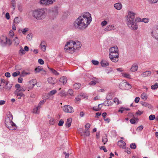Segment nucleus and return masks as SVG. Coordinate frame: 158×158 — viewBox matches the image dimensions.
I'll list each match as a JSON object with an SVG mask.
<instances>
[{
	"instance_id": "1",
	"label": "nucleus",
	"mask_w": 158,
	"mask_h": 158,
	"mask_svg": "<svg viewBox=\"0 0 158 158\" xmlns=\"http://www.w3.org/2000/svg\"><path fill=\"white\" fill-rule=\"evenodd\" d=\"M92 20L91 14L88 12H85L76 20L73 26L76 29L84 30L88 27Z\"/></svg>"
},
{
	"instance_id": "2",
	"label": "nucleus",
	"mask_w": 158,
	"mask_h": 158,
	"mask_svg": "<svg viewBox=\"0 0 158 158\" xmlns=\"http://www.w3.org/2000/svg\"><path fill=\"white\" fill-rule=\"evenodd\" d=\"M135 14L132 11H129L127 16V24L128 27L132 30H136L138 28L135 19Z\"/></svg>"
},
{
	"instance_id": "3",
	"label": "nucleus",
	"mask_w": 158,
	"mask_h": 158,
	"mask_svg": "<svg viewBox=\"0 0 158 158\" xmlns=\"http://www.w3.org/2000/svg\"><path fill=\"white\" fill-rule=\"evenodd\" d=\"M13 118L12 115L9 112L6 117L5 123L6 126L9 129L11 130H15L17 127L16 124L13 123L12 120Z\"/></svg>"
},
{
	"instance_id": "4",
	"label": "nucleus",
	"mask_w": 158,
	"mask_h": 158,
	"mask_svg": "<svg viewBox=\"0 0 158 158\" xmlns=\"http://www.w3.org/2000/svg\"><path fill=\"white\" fill-rule=\"evenodd\" d=\"M47 15L46 10L44 9H39L32 11V15L38 20L44 19Z\"/></svg>"
},
{
	"instance_id": "5",
	"label": "nucleus",
	"mask_w": 158,
	"mask_h": 158,
	"mask_svg": "<svg viewBox=\"0 0 158 158\" xmlns=\"http://www.w3.org/2000/svg\"><path fill=\"white\" fill-rule=\"evenodd\" d=\"M73 43H74L73 40L69 41L66 43L64 48V50L65 52L72 54L74 52Z\"/></svg>"
},
{
	"instance_id": "6",
	"label": "nucleus",
	"mask_w": 158,
	"mask_h": 158,
	"mask_svg": "<svg viewBox=\"0 0 158 158\" xmlns=\"http://www.w3.org/2000/svg\"><path fill=\"white\" fill-rule=\"evenodd\" d=\"M56 0H40V4L43 6H49L52 5Z\"/></svg>"
},
{
	"instance_id": "7",
	"label": "nucleus",
	"mask_w": 158,
	"mask_h": 158,
	"mask_svg": "<svg viewBox=\"0 0 158 158\" xmlns=\"http://www.w3.org/2000/svg\"><path fill=\"white\" fill-rule=\"evenodd\" d=\"M119 86L120 89H128L131 87V85L127 82L121 83L119 84Z\"/></svg>"
},
{
	"instance_id": "8",
	"label": "nucleus",
	"mask_w": 158,
	"mask_h": 158,
	"mask_svg": "<svg viewBox=\"0 0 158 158\" xmlns=\"http://www.w3.org/2000/svg\"><path fill=\"white\" fill-rule=\"evenodd\" d=\"M50 15L51 18L54 19L58 14V9L57 7H55L52 8V12H50Z\"/></svg>"
},
{
	"instance_id": "9",
	"label": "nucleus",
	"mask_w": 158,
	"mask_h": 158,
	"mask_svg": "<svg viewBox=\"0 0 158 158\" xmlns=\"http://www.w3.org/2000/svg\"><path fill=\"white\" fill-rule=\"evenodd\" d=\"M151 34L154 38L158 40V24L154 28Z\"/></svg>"
},
{
	"instance_id": "10",
	"label": "nucleus",
	"mask_w": 158,
	"mask_h": 158,
	"mask_svg": "<svg viewBox=\"0 0 158 158\" xmlns=\"http://www.w3.org/2000/svg\"><path fill=\"white\" fill-rule=\"evenodd\" d=\"M112 56H109L110 60L113 62H117L118 60L119 54L118 52H115L113 55L111 54Z\"/></svg>"
},
{
	"instance_id": "11",
	"label": "nucleus",
	"mask_w": 158,
	"mask_h": 158,
	"mask_svg": "<svg viewBox=\"0 0 158 158\" xmlns=\"http://www.w3.org/2000/svg\"><path fill=\"white\" fill-rule=\"evenodd\" d=\"M63 110L64 111L67 113H72L74 111L73 107L69 105H65L63 108Z\"/></svg>"
},
{
	"instance_id": "12",
	"label": "nucleus",
	"mask_w": 158,
	"mask_h": 158,
	"mask_svg": "<svg viewBox=\"0 0 158 158\" xmlns=\"http://www.w3.org/2000/svg\"><path fill=\"white\" fill-rule=\"evenodd\" d=\"M44 100L40 101L39 103L37 106L33 109V112L35 114H39L40 112V109L41 107V106L44 103Z\"/></svg>"
},
{
	"instance_id": "13",
	"label": "nucleus",
	"mask_w": 158,
	"mask_h": 158,
	"mask_svg": "<svg viewBox=\"0 0 158 158\" xmlns=\"http://www.w3.org/2000/svg\"><path fill=\"white\" fill-rule=\"evenodd\" d=\"M110 53L109 56H112L113 54H114L115 52H118V48L117 46L112 47L109 49ZM112 56H113L112 55Z\"/></svg>"
},
{
	"instance_id": "14",
	"label": "nucleus",
	"mask_w": 158,
	"mask_h": 158,
	"mask_svg": "<svg viewBox=\"0 0 158 158\" xmlns=\"http://www.w3.org/2000/svg\"><path fill=\"white\" fill-rule=\"evenodd\" d=\"M73 43V48H74V50L79 49L81 46V44L80 42L77 41H74Z\"/></svg>"
},
{
	"instance_id": "15",
	"label": "nucleus",
	"mask_w": 158,
	"mask_h": 158,
	"mask_svg": "<svg viewBox=\"0 0 158 158\" xmlns=\"http://www.w3.org/2000/svg\"><path fill=\"white\" fill-rule=\"evenodd\" d=\"M118 145L121 148L124 149L126 148V143L123 140H119L118 142Z\"/></svg>"
},
{
	"instance_id": "16",
	"label": "nucleus",
	"mask_w": 158,
	"mask_h": 158,
	"mask_svg": "<svg viewBox=\"0 0 158 158\" xmlns=\"http://www.w3.org/2000/svg\"><path fill=\"white\" fill-rule=\"evenodd\" d=\"M151 72L150 71H147L143 72L141 74V76L143 77H148L151 75Z\"/></svg>"
},
{
	"instance_id": "17",
	"label": "nucleus",
	"mask_w": 158,
	"mask_h": 158,
	"mask_svg": "<svg viewBox=\"0 0 158 158\" xmlns=\"http://www.w3.org/2000/svg\"><path fill=\"white\" fill-rule=\"evenodd\" d=\"M122 5L121 3L118 2L114 4V7L117 10H120L122 8Z\"/></svg>"
},
{
	"instance_id": "18",
	"label": "nucleus",
	"mask_w": 158,
	"mask_h": 158,
	"mask_svg": "<svg viewBox=\"0 0 158 158\" xmlns=\"http://www.w3.org/2000/svg\"><path fill=\"white\" fill-rule=\"evenodd\" d=\"M115 29V27L114 26L109 25L107 26L106 28L105 29V31H109L111 30H114Z\"/></svg>"
},
{
	"instance_id": "19",
	"label": "nucleus",
	"mask_w": 158,
	"mask_h": 158,
	"mask_svg": "<svg viewBox=\"0 0 158 158\" xmlns=\"http://www.w3.org/2000/svg\"><path fill=\"white\" fill-rule=\"evenodd\" d=\"M93 79V81H91L89 83V85H95L98 82V79L96 77H94Z\"/></svg>"
},
{
	"instance_id": "20",
	"label": "nucleus",
	"mask_w": 158,
	"mask_h": 158,
	"mask_svg": "<svg viewBox=\"0 0 158 158\" xmlns=\"http://www.w3.org/2000/svg\"><path fill=\"white\" fill-rule=\"evenodd\" d=\"M72 121V119L71 118H69L67 119L65 124L66 127L69 128L71 126Z\"/></svg>"
},
{
	"instance_id": "21",
	"label": "nucleus",
	"mask_w": 158,
	"mask_h": 158,
	"mask_svg": "<svg viewBox=\"0 0 158 158\" xmlns=\"http://www.w3.org/2000/svg\"><path fill=\"white\" fill-rule=\"evenodd\" d=\"M138 66L137 65H136L135 64H134L132 65L130 70L132 72H135L138 70Z\"/></svg>"
},
{
	"instance_id": "22",
	"label": "nucleus",
	"mask_w": 158,
	"mask_h": 158,
	"mask_svg": "<svg viewBox=\"0 0 158 158\" xmlns=\"http://www.w3.org/2000/svg\"><path fill=\"white\" fill-rule=\"evenodd\" d=\"M67 81V78L64 76L60 77L59 80V81L63 83L64 85L66 83Z\"/></svg>"
},
{
	"instance_id": "23",
	"label": "nucleus",
	"mask_w": 158,
	"mask_h": 158,
	"mask_svg": "<svg viewBox=\"0 0 158 158\" xmlns=\"http://www.w3.org/2000/svg\"><path fill=\"white\" fill-rule=\"evenodd\" d=\"M40 46L42 50L44 52L46 50V43L44 41H42L41 42Z\"/></svg>"
},
{
	"instance_id": "24",
	"label": "nucleus",
	"mask_w": 158,
	"mask_h": 158,
	"mask_svg": "<svg viewBox=\"0 0 158 158\" xmlns=\"http://www.w3.org/2000/svg\"><path fill=\"white\" fill-rule=\"evenodd\" d=\"M102 66L103 67H106L109 65V63L108 61L105 60H103L101 62Z\"/></svg>"
},
{
	"instance_id": "25",
	"label": "nucleus",
	"mask_w": 158,
	"mask_h": 158,
	"mask_svg": "<svg viewBox=\"0 0 158 158\" xmlns=\"http://www.w3.org/2000/svg\"><path fill=\"white\" fill-rule=\"evenodd\" d=\"M14 94L16 96H25V95L23 93V92L20 90L15 91Z\"/></svg>"
},
{
	"instance_id": "26",
	"label": "nucleus",
	"mask_w": 158,
	"mask_h": 158,
	"mask_svg": "<svg viewBox=\"0 0 158 158\" xmlns=\"http://www.w3.org/2000/svg\"><path fill=\"white\" fill-rule=\"evenodd\" d=\"M141 104L143 106L147 107L149 108H152V106L146 102H142L141 103Z\"/></svg>"
},
{
	"instance_id": "27",
	"label": "nucleus",
	"mask_w": 158,
	"mask_h": 158,
	"mask_svg": "<svg viewBox=\"0 0 158 158\" xmlns=\"http://www.w3.org/2000/svg\"><path fill=\"white\" fill-rule=\"evenodd\" d=\"M121 74L123 77H124L125 78H128V79L131 78V76L129 73H121Z\"/></svg>"
},
{
	"instance_id": "28",
	"label": "nucleus",
	"mask_w": 158,
	"mask_h": 158,
	"mask_svg": "<svg viewBox=\"0 0 158 158\" xmlns=\"http://www.w3.org/2000/svg\"><path fill=\"white\" fill-rule=\"evenodd\" d=\"M81 87V84L77 83L74 84L73 85V87L74 89L77 90L79 89Z\"/></svg>"
},
{
	"instance_id": "29",
	"label": "nucleus",
	"mask_w": 158,
	"mask_h": 158,
	"mask_svg": "<svg viewBox=\"0 0 158 158\" xmlns=\"http://www.w3.org/2000/svg\"><path fill=\"white\" fill-rule=\"evenodd\" d=\"M6 42L4 43V44L6 45H8L10 46L12 44V42L9 39H8L7 37L5 38Z\"/></svg>"
},
{
	"instance_id": "30",
	"label": "nucleus",
	"mask_w": 158,
	"mask_h": 158,
	"mask_svg": "<svg viewBox=\"0 0 158 158\" xmlns=\"http://www.w3.org/2000/svg\"><path fill=\"white\" fill-rule=\"evenodd\" d=\"M90 135L89 130L88 129H85L84 134L81 135L83 136L84 135H86V136H89Z\"/></svg>"
},
{
	"instance_id": "31",
	"label": "nucleus",
	"mask_w": 158,
	"mask_h": 158,
	"mask_svg": "<svg viewBox=\"0 0 158 158\" xmlns=\"http://www.w3.org/2000/svg\"><path fill=\"white\" fill-rule=\"evenodd\" d=\"M14 45L16 46L18 45L19 43V40L18 38L16 37L13 40Z\"/></svg>"
},
{
	"instance_id": "32",
	"label": "nucleus",
	"mask_w": 158,
	"mask_h": 158,
	"mask_svg": "<svg viewBox=\"0 0 158 158\" xmlns=\"http://www.w3.org/2000/svg\"><path fill=\"white\" fill-rule=\"evenodd\" d=\"M43 68L42 66H39L37 67L35 69V71L36 73H39L41 71H42L43 70Z\"/></svg>"
},
{
	"instance_id": "33",
	"label": "nucleus",
	"mask_w": 158,
	"mask_h": 158,
	"mask_svg": "<svg viewBox=\"0 0 158 158\" xmlns=\"http://www.w3.org/2000/svg\"><path fill=\"white\" fill-rule=\"evenodd\" d=\"M29 82L31 85H32V87H33L36 84V81L35 79H33L30 80Z\"/></svg>"
},
{
	"instance_id": "34",
	"label": "nucleus",
	"mask_w": 158,
	"mask_h": 158,
	"mask_svg": "<svg viewBox=\"0 0 158 158\" xmlns=\"http://www.w3.org/2000/svg\"><path fill=\"white\" fill-rule=\"evenodd\" d=\"M11 4L13 7V10H15L16 6V2L15 0H12L11 1Z\"/></svg>"
},
{
	"instance_id": "35",
	"label": "nucleus",
	"mask_w": 158,
	"mask_h": 158,
	"mask_svg": "<svg viewBox=\"0 0 158 158\" xmlns=\"http://www.w3.org/2000/svg\"><path fill=\"white\" fill-rule=\"evenodd\" d=\"M141 97L142 99L144 100H146L148 98L146 94L144 93L141 94Z\"/></svg>"
},
{
	"instance_id": "36",
	"label": "nucleus",
	"mask_w": 158,
	"mask_h": 158,
	"mask_svg": "<svg viewBox=\"0 0 158 158\" xmlns=\"http://www.w3.org/2000/svg\"><path fill=\"white\" fill-rule=\"evenodd\" d=\"M67 94V93H65L64 90H62L59 94V95L61 97L66 96Z\"/></svg>"
},
{
	"instance_id": "37",
	"label": "nucleus",
	"mask_w": 158,
	"mask_h": 158,
	"mask_svg": "<svg viewBox=\"0 0 158 158\" xmlns=\"http://www.w3.org/2000/svg\"><path fill=\"white\" fill-rule=\"evenodd\" d=\"M48 83L50 84H54L53 80L52 77H49V78H48Z\"/></svg>"
},
{
	"instance_id": "38",
	"label": "nucleus",
	"mask_w": 158,
	"mask_h": 158,
	"mask_svg": "<svg viewBox=\"0 0 158 158\" xmlns=\"http://www.w3.org/2000/svg\"><path fill=\"white\" fill-rule=\"evenodd\" d=\"M48 68L50 69L51 71L55 75H59V73L57 72L56 70L54 69H53L52 68Z\"/></svg>"
},
{
	"instance_id": "39",
	"label": "nucleus",
	"mask_w": 158,
	"mask_h": 158,
	"mask_svg": "<svg viewBox=\"0 0 158 158\" xmlns=\"http://www.w3.org/2000/svg\"><path fill=\"white\" fill-rule=\"evenodd\" d=\"M158 88V83H156L154 85H152L151 86V89H156Z\"/></svg>"
},
{
	"instance_id": "40",
	"label": "nucleus",
	"mask_w": 158,
	"mask_h": 158,
	"mask_svg": "<svg viewBox=\"0 0 158 158\" xmlns=\"http://www.w3.org/2000/svg\"><path fill=\"white\" fill-rule=\"evenodd\" d=\"M56 93V90L55 89H54L48 93V95L50 96H52L55 94Z\"/></svg>"
},
{
	"instance_id": "41",
	"label": "nucleus",
	"mask_w": 158,
	"mask_h": 158,
	"mask_svg": "<svg viewBox=\"0 0 158 158\" xmlns=\"http://www.w3.org/2000/svg\"><path fill=\"white\" fill-rule=\"evenodd\" d=\"M20 21V19L18 17H15L14 20V22L15 23H18Z\"/></svg>"
},
{
	"instance_id": "42",
	"label": "nucleus",
	"mask_w": 158,
	"mask_h": 158,
	"mask_svg": "<svg viewBox=\"0 0 158 158\" xmlns=\"http://www.w3.org/2000/svg\"><path fill=\"white\" fill-rule=\"evenodd\" d=\"M25 51L24 49L22 48H21L19 52V53L20 55H23V54H25Z\"/></svg>"
},
{
	"instance_id": "43",
	"label": "nucleus",
	"mask_w": 158,
	"mask_h": 158,
	"mask_svg": "<svg viewBox=\"0 0 158 158\" xmlns=\"http://www.w3.org/2000/svg\"><path fill=\"white\" fill-rule=\"evenodd\" d=\"M28 31V28H24L23 30H19V32H20L21 31H22L23 34H25Z\"/></svg>"
},
{
	"instance_id": "44",
	"label": "nucleus",
	"mask_w": 158,
	"mask_h": 158,
	"mask_svg": "<svg viewBox=\"0 0 158 158\" xmlns=\"http://www.w3.org/2000/svg\"><path fill=\"white\" fill-rule=\"evenodd\" d=\"M149 19L148 18H144L142 19L141 20V22H143L144 23H148L149 21Z\"/></svg>"
},
{
	"instance_id": "45",
	"label": "nucleus",
	"mask_w": 158,
	"mask_h": 158,
	"mask_svg": "<svg viewBox=\"0 0 158 158\" xmlns=\"http://www.w3.org/2000/svg\"><path fill=\"white\" fill-rule=\"evenodd\" d=\"M30 74L29 72H27L25 71H23L21 73L22 76L24 77L27 75H29Z\"/></svg>"
},
{
	"instance_id": "46",
	"label": "nucleus",
	"mask_w": 158,
	"mask_h": 158,
	"mask_svg": "<svg viewBox=\"0 0 158 158\" xmlns=\"http://www.w3.org/2000/svg\"><path fill=\"white\" fill-rule=\"evenodd\" d=\"M14 35V33L13 31L12 30L10 31L9 33V37L10 38H12Z\"/></svg>"
},
{
	"instance_id": "47",
	"label": "nucleus",
	"mask_w": 158,
	"mask_h": 158,
	"mask_svg": "<svg viewBox=\"0 0 158 158\" xmlns=\"http://www.w3.org/2000/svg\"><path fill=\"white\" fill-rule=\"evenodd\" d=\"M20 74V72L19 71L16 72H14L12 73V76L14 77H16Z\"/></svg>"
},
{
	"instance_id": "48",
	"label": "nucleus",
	"mask_w": 158,
	"mask_h": 158,
	"mask_svg": "<svg viewBox=\"0 0 158 158\" xmlns=\"http://www.w3.org/2000/svg\"><path fill=\"white\" fill-rule=\"evenodd\" d=\"M64 123V121L62 119H61L60 120L59 122L58 123V125L59 126H62Z\"/></svg>"
},
{
	"instance_id": "49",
	"label": "nucleus",
	"mask_w": 158,
	"mask_h": 158,
	"mask_svg": "<svg viewBox=\"0 0 158 158\" xmlns=\"http://www.w3.org/2000/svg\"><path fill=\"white\" fill-rule=\"evenodd\" d=\"M136 146L135 143H132L130 145V147L133 149H135L136 148Z\"/></svg>"
},
{
	"instance_id": "50",
	"label": "nucleus",
	"mask_w": 158,
	"mask_h": 158,
	"mask_svg": "<svg viewBox=\"0 0 158 158\" xmlns=\"http://www.w3.org/2000/svg\"><path fill=\"white\" fill-rule=\"evenodd\" d=\"M155 118V116L154 115L151 114L149 117V119L150 120H153Z\"/></svg>"
},
{
	"instance_id": "51",
	"label": "nucleus",
	"mask_w": 158,
	"mask_h": 158,
	"mask_svg": "<svg viewBox=\"0 0 158 158\" xmlns=\"http://www.w3.org/2000/svg\"><path fill=\"white\" fill-rule=\"evenodd\" d=\"M20 85L19 84H17L15 85V87L16 88V89L15 91H17L20 90V89L21 88Z\"/></svg>"
},
{
	"instance_id": "52",
	"label": "nucleus",
	"mask_w": 158,
	"mask_h": 158,
	"mask_svg": "<svg viewBox=\"0 0 158 158\" xmlns=\"http://www.w3.org/2000/svg\"><path fill=\"white\" fill-rule=\"evenodd\" d=\"M68 94L70 96H72L73 95V91L71 89H69L68 91Z\"/></svg>"
},
{
	"instance_id": "53",
	"label": "nucleus",
	"mask_w": 158,
	"mask_h": 158,
	"mask_svg": "<svg viewBox=\"0 0 158 158\" xmlns=\"http://www.w3.org/2000/svg\"><path fill=\"white\" fill-rule=\"evenodd\" d=\"M92 63L93 64L95 65H97L99 64L98 61L94 60H92Z\"/></svg>"
},
{
	"instance_id": "54",
	"label": "nucleus",
	"mask_w": 158,
	"mask_h": 158,
	"mask_svg": "<svg viewBox=\"0 0 158 158\" xmlns=\"http://www.w3.org/2000/svg\"><path fill=\"white\" fill-rule=\"evenodd\" d=\"M113 101L117 105H118L119 103V100L117 98H115L114 99Z\"/></svg>"
},
{
	"instance_id": "55",
	"label": "nucleus",
	"mask_w": 158,
	"mask_h": 158,
	"mask_svg": "<svg viewBox=\"0 0 158 158\" xmlns=\"http://www.w3.org/2000/svg\"><path fill=\"white\" fill-rule=\"evenodd\" d=\"M107 21L104 20L101 22V25L103 27L106 26L107 24Z\"/></svg>"
},
{
	"instance_id": "56",
	"label": "nucleus",
	"mask_w": 158,
	"mask_h": 158,
	"mask_svg": "<svg viewBox=\"0 0 158 158\" xmlns=\"http://www.w3.org/2000/svg\"><path fill=\"white\" fill-rule=\"evenodd\" d=\"M102 142L104 143V144H105L107 142L108 139L105 137H103L102 139Z\"/></svg>"
},
{
	"instance_id": "57",
	"label": "nucleus",
	"mask_w": 158,
	"mask_h": 158,
	"mask_svg": "<svg viewBox=\"0 0 158 158\" xmlns=\"http://www.w3.org/2000/svg\"><path fill=\"white\" fill-rule=\"evenodd\" d=\"M49 123L50 124L53 125L55 123L54 119L52 118L49 121Z\"/></svg>"
},
{
	"instance_id": "58",
	"label": "nucleus",
	"mask_w": 158,
	"mask_h": 158,
	"mask_svg": "<svg viewBox=\"0 0 158 158\" xmlns=\"http://www.w3.org/2000/svg\"><path fill=\"white\" fill-rule=\"evenodd\" d=\"M100 149L101 150H103L105 152H107V150L106 149L105 147L104 146H102L100 148Z\"/></svg>"
},
{
	"instance_id": "59",
	"label": "nucleus",
	"mask_w": 158,
	"mask_h": 158,
	"mask_svg": "<svg viewBox=\"0 0 158 158\" xmlns=\"http://www.w3.org/2000/svg\"><path fill=\"white\" fill-rule=\"evenodd\" d=\"M125 110V108L123 107H121L118 110V112L122 113L123 111Z\"/></svg>"
},
{
	"instance_id": "60",
	"label": "nucleus",
	"mask_w": 158,
	"mask_h": 158,
	"mask_svg": "<svg viewBox=\"0 0 158 158\" xmlns=\"http://www.w3.org/2000/svg\"><path fill=\"white\" fill-rule=\"evenodd\" d=\"M148 1L152 3H155L158 2V0H148Z\"/></svg>"
},
{
	"instance_id": "61",
	"label": "nucleus",
	"mask_w": 158,
	"mask_h": 158,
	"mask_svg": "<svg viewBox=\"0 0 158 158\" xmlns=\"http://www.w3.org/2000/svg\"><path fill=\"white\" fill-rule=\"evenodd\" d=\"M38 63L41 64H43L44 63V60L41 59H39L38 60Z\"/></svg>"
},
{
	"instance_id": "62",
	"label": "nucleus",
	"mask_w": 158,
	"mask_h": 158,
	"mask_svg": "<svg viewBox=\"0 0 158 158\" xmlns=\"http://www.w3.org/2000/svg\"><path fill=\"white\" fill-rule=\"evenodd\" d=\"M143 128V126H140L137 128V130L139 131H141Z\"/></svg>"
},
{
	"instance_id": "63",
	"label": "nucleus",
	"mask_w": 158,
	"mask_h": 158,
	"mask_svg": "<svg viewBox=\"0 0 158 158\" xmlns=\"http://www.w3.org/2000/svg\"><path fill=\"white\" fill-rule=\"evenodd\" d=\"M130 123L132 124H134L135 123V119L132 118L130 120Z\"/></svg>"
},
{
	"instance_id": "64",
	"label": "nucleus",
	"mask_w": 158,
	"mask_h": 158,
	"mask_svg": "<svg viewBox=\"0 0 158 158\" xmlns=\"http://www.w3.org/2000/svg\"><path fill=\"white\" fill-rule=\"evenodd\" d=\"M90 124L89 123H87L85 126V129H89V128L90 127Z\"/></svg>"
}]
</instances>
